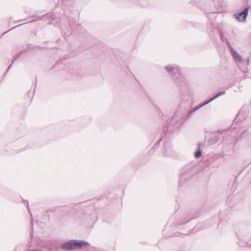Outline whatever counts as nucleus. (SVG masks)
<instances>
[{"label": "nucleus", "instance_id": "nucleus-1", "mask_svg": "<svg viewBox=\"0 0 251 251\" xmlns=\"http://www.w3.org/2000/svg\"><path fill=\"white\" fill-rule=\"evenodd\" d=\"M88 243L83 241L71 240L63 244L62 248L65 250H71L74 249L80 248Z\"/></svg>", "mask_w": 251, "mask_h": 251}, {"label": "nucleus", "instance_id": "nucleus-2", "mask_svg": "<svg viewBox=\"0 0 251 251\" xmlns=\"http://www.w3.org/2000/svg\"><path fill=\"white\" fill-rule=\"evenodd\" d=\"M229 48H230L232 55L234 60L239 62H242L243 60L242 57L238 53V52L233 49V48L228 43Z\"/></svg>", "mask_w": 251, "mask_h": 251}, {"label": "nucleus", "instance_id": "nucleus-3", "mask_svg": "<svg viewBox=\"0 0 251 251\" xmlns=\"http://www.w3.org/2000/svg\"><path fill=\"white\" fill-rule=\"evenodd\" d=\"M248 11L249 8H245L242 12H240L236 15V18L239 21H243L246 19L248 15Z\"/></svg>", "mask_w": 251, "mask_h": 251}, {"label": "nucleus", "instance_id": "nucleus-4", "mask_svg": "<svg viewBox=\"0 0 251 251\" xmlns=\"http://www.w3.org/2000/svg\"><path fill=\"white\" fill-rule=\"evenodd\" d=\"M225 91H222V92H220L218 93L217 94H216L214 97L211 98L210 100H208L207 101H206L204 103L201 104L199 107H202V106H204V105L209 103V102H210L211 101H213L215 99H217L219 97H220V96H221L222 95H225Z\"/></svg>", "mask_w": 251, "mask_h": 251}, {"label": "nucleus", "instance_id": "nucleus-5", "mask_svg": "<svg viewBox=\"0 0 251 251\" xmlns=\"http://www.w3.org/2000/svg\"><path fill=\"white\" fill-rule=\"evenodd\" d=\"M55 251L56 250V248L54 244H48L47 245V247H44L41 251Z\"/></svg>", "mask_w": 251, "mask_h": 251}, {"label": "nucleus", "instance_id": "nucleus-6", "mask_svg": "<svg viewBox=\"0 0 251 251\" xmlns=\"http://www.w3.org/2000/svg\"><path fill=\"white\" fill-rule=\"evenodd\" d=\"M165 68L168 72H170L172 71H173L174 72H177L178 74L179 73V69L177 67H175L173 68L171 66H168L166 67Z\"/></svg>", "mask_w": 251, "mask_h": 251}, {"label": "nucleus", "instance_id": "nucleus-7", "mask_svg": "<svg viewBox=\"0 0 251 251\" xmlns=\"http://www.w3.org/2000/svg\"><path fill=\"white\" fill-rule=\"evenodd\" d=\"M201 151L200 150H198L195 153V156L196 158H199L201 156Z\"/></svg>", "mask_w": 251, "mask_h": 251}]
</instances>
